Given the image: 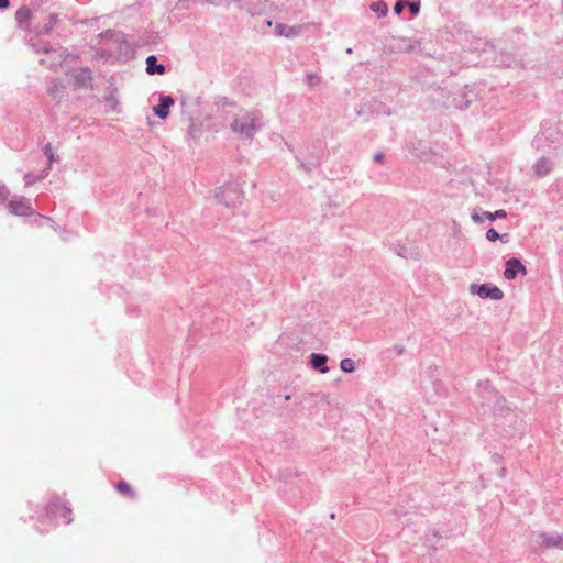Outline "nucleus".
Returning a JSON list of instances; mask_svg holds the SVG:
<instances>
[{
	"label": "nucleus",
	"mask_w": 563,
	"mask_h": 563,
	"mask_svg": "<svg viewBox=\"0 0 563 563\" xmlns=\"http://www.w3.org/2000/svg\"><path fill=\"white\" fill-rule=\"evenodd\" d=\"M70 514L71 509L69 505L63 503L57 495H53L46 506L45 515L40 519V522L55 525L58 518H64L65 523L69 525L71 522Z\"/></svg>",
	"instance_id": "1"
},
{
	"label": "nucleus",
	"mask_w": 563,
	"mask_h": 563,
	"mask_svg": "<svg viewBox=\"0 0 563 563\" xmlns=\"http://www.w3.org/2000/svg\"><path fill=\"white\" fill-rule=\"evenodd\" d=\"M230 128L233 132L239 133L242 137L252 140L254 135L261 130L262 122L258 118L245 113L235 118Z\"/></svg>",
	"instance_id": "2"
},
{
	"label": "nucleus",
	"mask_w": 563,
	"mask_h": 563,
	"mask_svg": "<svg viewBox=\"0 0 563 563\" xmlns=\"http://www.w3.org/2000/svg\"><path fill=\"white\" fill-rule=\"evenodd\" d=\"M477 393L483 398L482 407H487L494 411H503L506 407V399L487 382L477 385Z\"/></svg>",
	"instance_id": "3"
},
{
	"label": "nucleus",
	"mask_w": 563,
	"mask_h": 563,
	"mask_svg": "<svg viewBox=\"0 0 563 563\" xmlns=\"http://www.w3.org/2000/svg\"><path fill=\"white\" fill-rule=\"evenodd\" d=\"M216 198L227 208H235L242 202L243 190L239 184H228L220 188L216 195Z\"/></svg>",
	"instance_id": "4"
},
{
	"label": "nucleus",
	"mask_w": 563,
	"mask_h": 563,
	"mask_svg": "<svg viewBox=\"0 0 563 563\" xmlns=\"http://www.w3.org/2000/svg\"><path fill=\"white\" fill-rule=\"evenodd\" d=\"M234 4L241 9L245 10L250 15H261L266 13L272 3L268 0H233Z\"/></svg>",
	"instance_id": "5"
},
{
	"label": "nucleus",
	"mask_w": 563,
	"mask_h": 563,
	"mask_svg": "<svg viewBox=\"0 0 563 563\" xmlns=\"http://www.w3.org/2000/svg\"><path fill=\"white\" fill-rule=\"evenodd\" d=\"M470 290L482 299L500 300L504 297L501 289L493 284H472Z\"/></svg>",
	"instance_id": "6"
},
{
	"label": "nucleus",
	"mask_w": 563,
	"mask_h": 563,
	"mask_svg": "<svg viewBox=\"0 0 563 563\" xmlns=\"http://www.w3.org/2000/svg\"><path fill=\"white\" fill-rule=\"evenodd\" d=\"M519 274H521L523 276L527 275V268L521 263V261L519 258H517V257H511V258L507 260V262L505 264L504 277L507 280H512Z\"/></svg>",
	"instance_id": "7"
},
{
	"label": "nucleus",
	"mask_w": 563,
	"mask_h": 563,
	"mask_svg": "<svg viewBox=\"0 0 563 563\" xmlns=\"http://www.w3.org/2000/svg\"><path fill=\"white\" fill-rule=\"evenodd\" d=\"M174 103L175 100L172 96L162 93L158 103L153 107V112L158 119L165 120L168 118L170 107L174 106Z\"/></svg>",
	"instance_id": "8"
},
{
	"label": "nucleus",
	"mask_w": 563,
	"mask_h": 563,
	"mask_svg": "<svg viewBox=\"0 0 563 563\" xmlns=\"http://www.w3.org/2000/svg\"><path fill=\"white\" fill-rule=\"evenodd\" d=\"M8 210L11 214L24 217L32 213L30 201L25 198L11 200L8 203Z\"/></svg>",
	"instance_id": "9"
},
{
	"label": "nucleus",
	"mask_w": 563,
	"mask_h": 563,
	"mask_svg": "<svg viewBox=\"0 0 563 563\" xmlns=\"http://www.w3.org/2000/svg\"><path fill=\"white\" fill-rule=\"evenodd\" d=\"M540 545L543 549L558 548L563 549V536L562 534H550L548 532L539 533Z\"/></svg>",
	"instance_id": "10"
},
{
	"label": "nucleus",
	"mask_w": 563,
	"mask_h": 563,
	"mask_svg": "<svg viewBox=\"0 0 563 563\" xmlns=\"http://www.w3.org/2000/svg\"><path fill=\"white\" fill-rule=\"evenodd\" d=\"M74 85L77 88L92 87V76L89 67H82L74 74Z\"/></svg>",
	"instance_id": "11"
},
{
	"label": "nucleus",
	"mask_w": 563,
	"mask_h": 563,
	"mask_svg": "<svg viewBox=\"0 0 563 563\" xmlns=\"http://www.w3.org/2000/svg\"><path fill=\"white\" fill-rule=\"evenodd\" d=\"M507 217V212L504 209L496 210L495 212L482 211L481 213L474 209L472 212V220L475 223H483L484 218L489 221H495L496 219H505Z\"/></svg>",
	"instance_id": "12"
},
{
	"label": "nucleus",
	"mask_w": 563,
	"mask_h": 563,
	"mask_svg": "<svg viewBox=\"0 0 563 563\" xmlns=\"http://www.w3.org/2000/svg\"><path fill=\"white\" fill-rule=\"evenodd\" d=\"M553 168V162L549 157L539 158L536 164L532 166L534 174L538 177H544L548 175Z\"/></svg>",
	"instance_id": "13"
},
{
	"label": "nucleus",
	"mask_w": 563,
	"mask_h": 563,
	"mask_svg": "<svg viewBox=\"0 0 563 563\" xmlns=\"http://www.w3.org/2000/svg\"><path fill=\"white\" fill-rule=\"evenodd\" d=\"M328 356L321 353H312L310 355V365L313 369L324 374L329 372V367L327 366Z\"/></svg>",
	"instance_id": "14"
},
{
	"label": "nucleus",
	"mask_w": 563,
	"mask_h": 563,
	"mask_svg": "<svg viewBox=\"0 0 563 563\" xmlns=\"http://www.w3.org/2000/svg\"><path fill=\"white\" fill-rule=\"evenodd\" d=\"M145 63L146 73L148 75H164L166 73V67L163 64L157 63V57L155 55L147 56Z\"/></svg>",
	"instance_id": "15"
},
{
	"label": "nucleus",
	"mask_w": 563,
	"mask_h": 563,
	"mask_svg": "<svg viewBox=\"0 0 563 563\" xmlns=\"http://www.w3.org/2000/svg\"><path fill=\"white\" fill-rule=\"evenodd\" d=\"M301 32V26H289L283 23L275 24V33L287 38L295 37Z\"/></svg>",
	"instance_id": "16"
},
{
	"label": "nucleus",
	"mask_w": 563,
	"mask_h": 563,
	"mask_svg": "<svg viewBox=\"0 0 563 563\" xmlns=\"http://www.w3.org/2000/svg\"><path fill=\"white\" fill-rule=\"evenodd\" d=\"M322 151L319 150L311 154V156L307 161H301L297 157V161L300 164V167L306 172H311L313 168L320 165L321 163Z\"/></svg>",
	"instance_id": "17"
},
{
	"label": "nucleus",
	"mask_w": 563,
	"mask_h": 563,
	"mask_svg": "<svg viewBox=\"0 0 563 563\" xmlns=\"http://www.w3.org/2000/svg\"><path fill=\"white\" fill-rule=\"evenodd\" d=\"M475 95L473 92H462L454 98V107L460 110L467 109L474 100Z\"/></svg>",
	"instance_id": "18"
},
{
	"label": "nucleus",
	"mask_w": 563,
	"mask_h": 563,
	"mask_svg": "<svg viewBox=\"0 0 563 563\" xmlns=\"http://www.w3.org/2000/svg\"><path fill=\"white\" fill-rule=\"evenodd\" d=\"M59 21V16L57 13H51L46 20V22L44 23V25L36 31V33L38 35H49L53 30L55 29V26L57 25Z\"/></svg>",
	"instance_id": "19"
},
{
	"label": "nucleus",
	"mask_w": 563,
	"mask_h": 563,
	"mask_svg": "<svg viewBox=\"0 0 563 563\" xmlns=\"http://www.w3.org/2000/svg\"><path fill=\"white\" fill-rule=\"evenodd\" d=\"M32 18V11L29 7H21L15 12V20L18 22L19 26H22L24 23H27L29 20Z\"/></svg>",
	"instance_id": "20"
},
{
	"label": "nucleus",
	"mask_w": 563,
	"mask_h": 563,
	"mask_svg": "<svg viewBox=\"0 0 563 563\" xmlns=\"http://www.w3.org/2000/svg\"><path fill=\"white\" fill-rule=\"evenodd\" d=\"M486 239L490 242L500 240L503 243H507L509 241V234H499L494 228H489L486 231Z\"/></svg>",
	"instance_id": "21"
},
{
	"label": "nucleus",
	"mask_w": 563,
	"mask_h": 563,
	"mask_svg": "<svg viewBox=\"0 0 563 563\" xmlns=\"http://www.w3.org/2000/svg\"><path fill=\"white\" fill-rule=\"evenodd\" d=\"M115 488H117V490L120 494H122L124 496H128L130 498H134L135 497V494L132 490L130 484L128 482H125V481L118 482L117 485H115Z\"/></svg>",
	"instance_id": "22"
},
{
	"label": "nucleus",
	"mask_w": 563,
	"mask_h": 563,
	"mask_svg": "<svg viewBox=\"0 0 563 563\" xmlns=\"http://www.w3.org/2000/svg\"><path fill=\"white\" fill-rule=\"evenodd\" d=\"M369 9L377 13V15L379 18H383L387 14L388 12V7L386 4V2L384 1H377V2H373L371 5H369Z\"/></svg>",
	"instance_id": "23"
},
{
	"label": "nucleus",
	"mask_w": 563,
	"mask_h": 563,
	"mask_svg": "<svg viewBox=\"0 0 563 563\" xmlns=\"http://www.w3.org/2000/svg\"><path fill=\"white\" fill-rule=\"evenodd\" d=\"M201 129L200 125L195 123L192 119H190V123L187 129V135L189 139L197 140L200 137Z\"/></svg>",
	"instance_id": "24"
},
{
	"label": "nucleus",
	"mask_w": 563,
	"mask_h": 563,
	"mask_svg": "<svg viewBox=\"0 0 563 563\" xmlns=\"http://www.w3.org/2000/svg\"><path fill=\"white\" fill-rule=\"evenodd\" d=\"M495 62L503 67H510L511 64L515 62V58L510 54L501 53L499 58H496Z\"/></svg>",
	"instance_id": "25"
},
{
	"label": "nucleus",
	"mask_w": 563,
	"mask_h": 563,
	"mask_svg": "<svg viewBox=\"0 0 563 563\" xmlns=\"http://www.w3.org/2000/svg\"><path fill=\"white\" fill-rule=\"evenodd\" d=\"M43 152H44V155L47 157L48 166H52V164L58 159V156H55V154L53 152V147H52L51 143H47L43 147Z\"/></svg>",
	"instance_id": "26"
},
{
	"label": "nucleus",
	"mask_w": 563,
	"mask_h": 563,
	"mask_svg": "<svg viewBox=\"0 0 563 563\" xmlns=\"http://www.w3.org/2000/svg\"><path fill=\"white\" fill-rule=\"evenodd\" d=\"M340 368L344 373H353L355 371V362L352 358H343Z\"/></svg>",
	"instance_id": "27"
},
{
	"label": "nucleus",
	"mask_w": 563,
	"mask_h": 563,
	"mask_svg": "<svg viewBox=\"0 0 563 563\" xmlns=\"http://www.w3.org/2000/svg\"><path fill=\"white\" fill-rule=\"evenodd\" d=\"M420 0H408L407 1V8L412 16L418 15L420 12Z\"/></svg>",
	"instance_id": "28"
},
{
	"label": "nucleus",
	"mask_w": 563,
	"mask_h": 563,
	"mask_svg": "<svg viewBox=\"0 0 563 563\" xmlns=\"http://www.w3.org/2000/svg\"><path fill=\"white\" fill-rule=\"evenodd\" d=\"M408 0H398L394 5L395 14H400L405 8H407Z\"/></svg>",
	"instance_id": "29"
},
{
	"label": "nucleus",
	"mask_w": 563,
	"mask_h": 563,
	"mask_svg": "<svg viewBox=\"0 0 563 563\" xmlns=\"http://www.w3.org/2000/svg\"><path fill=\"white\" fill-rule=\"evenodd\" d=\"M24 181H25V185H26V186L34 185L35 183H37L36 175H34V174H32V173H26V174L24 175Z\"/></svg>",
	"instance_id": "30"
},
{
	"label": "nucleus",
	"mask_w": 563,
	"mask_h": 563,
	"mask_svg": "<svg viewBox=\"0 0 563 563\" xmlns=\"http://www.w3.org/2000/svg\"><path fill=\"white\" fill-rule=\"evenodd\" d=\"M319 81V78L316 74H308L306 76V82L310 86V87H313L314 85H317Z\"/></svg>",
	"instance_id": "31"
},
{
	"label": "nucleus",
	"mask_w": 563,
	"mask_h": 563,
	"mask_svg": "<svg viewBox=\"0 0 563 563\" xmlns=\"http://www.w3.org/2000/svg\"><path fill=\"white\" fill-rule=\"evenodd\" d=\"M9 196V190L4 185H0V203L4 202Z\"/></svg>",
	"instance_id": "32"
},
{
	"label": "nucleus",
	"mask_w": 563,
	"mask_h": 563,
	"mask_svg": "<svg viewBox=\"0 0 563 563\" xmlns=\"http://www.w3.org/2000/svg\"><path fill=\"white\" fill-rule=\"evenodd\" d=\"M52 169V166H46L43 170L40 172V174L36 175L37 181L46 178Z\"/></svg>",
	"instance_id": "33"
},
{
	"label": "nucleus",
	"mask_w": 563,
	"mask_h": 563,
	"mask_svg": "<svg viewBox=\"0 0 563 563\" xmlns=\"http://www.w3.org/2000/svg\"><path fill=\"white\" fill-rule=\"evenodd\" d=\"M394 351L398 356H401L405 353V347L402 345H395Z\"/></svg>",
	"instance_id": "34"
},
{
	"label": "nucleus",
	"mask_w": 563,
	"mask_h": 563,
	"mask_svg": "<svg viewBox=\"0 0 563 563\" xmlns=\"http://www.w3.org/2000/svg\"><path fill=\"white\" fill-rule=\"evenodd\" d=\"M54 51L53 46H51L49 44H45L42 48H41V52H43L44 54H49Z\"/></svg>",
	"instance_id": "35"
},
{
	"label": "nucleus",
	"mask_w": 563,
	"mask_h": 563,
	"mask_svg": "<svg viewBox=\"0 0 563 563\" xmlns=\"http://www.w3.org/2000/svg\"><path fill=\"white\" fill-rule=\"evenodd\" d=\"M384 157H385L384 153L378 152V153H376V154L374 155V161H375L376 163H382V162H383V159H384Z\"/></svg>",
	"instance_id": "36"
},
{
	"label": "nucleus",
	"mask_w": 563,
	"mask_h": 563,
	"mask_svg": "<svg viewBox=\"0 0 563 563\" xmlns=\"http://www.w3.org/2000/svg\"><path fill=\"white\" fill-rule=\"evenodd\" d=\"M10 7L9 0H0V10L8 9Z\"/></svg>",
	"instance_id": "37"
},
{
	"label": "nucleus",
	"mask_w": 563,
	"mask_h": 563,
	"mask_svg": "<svg viewBox=\"0 0 563 563\" xmlns=\"http://www.w3.org/2000/svg\"><path fill=\"white\" fill-rule=\"evenodd\" d=\"M186 104H187V103H186V100H185V99H181V101H180V107H181L183 111L185 110Z\"/></svg>",
	"instance_id": "38"
},
{
	"label": "nucleus",
	"mask_w": 563,
	"mask_h": 563,
	"mask_svg": "<svg viewBox=\"0 0 563 563\" xmlns=\"http://www.w3.org/2000/svg\"><path fill=\"white\" fill-rule=\"evenodd\" d=\"M32 47L34 48V51H35L36 53H41V48H40V47H37L35 44H32Z\"/></svg>",
	"instance_id": "39"
},
{
	"label": "nucleus",
	"mask_w": 563,
	"mask_h": 563,
	"mask_svg": "<svg viewBox=\"0 0 563 563\" xmlns=\"http://www.w3.org/2000/svg\"><path fill=\"white\" fill-rule=\"evenodd\" d=\"M404 252H406V249L400 250V252H398V255L405 257Z\"/></svg>",
	"instance_id": "40"
},
{
	"label": "nucleus",
	"mask_w": 563,
	"mask_h": 563,
	"mask_svg": "<svg viewBox=\"0 0 563 563\" xmlns=\"http://www.w3.org/2000/svg\"><path fill=\"white\" fill-rule=\"evenodd\" d=\"M404 252H406V249L400 250V252H398V255L405 257Z\"/></svg>",
	"instance_id": "41"
},
{
	"label": "nucleus",
	"mask_w": 563,
	"mask_h": 563,
	"mask_svg": "<svg viewBox=\"0 0 563 563\" xmlns=\"http://www.w3.org/2000/svg\"><path fill=\"white\" fill-rule=\"evenodd\" d=\"M404 252H406V249L400 250V252H398V255L405 257Z\"/></svg>",
	"instance_id": "42"
},
{
	"label": "nucleus",
	"mask_w": 563,
	"mask_h": 563,
	"mask_svg": "<svg viewBox=\"0 0 563 563\" xmlns=\"http://www.w3.org/2000/svg\"><path fill=\"white\" fill-rule=\"evenodd\" d=\"M37 529L40 530V533H43V532H47L48 530H42L41 528L37 527Z\"/></svg>",
	"instance_id": "43"
},
{
	"label": "nucleus",
	"mask_w": 563,
	"mask_h": 563,
	"mask_svg": "<svg viewBox=\"0 0 563 563\" xmlns=\"http://www.w3.org/2000/svg\"><path fill=\"white\" fill-rule=\"evenodd\" d=\"M346 53H347V54H351V53H352V48H347V49H346Z\"/></svg>",
	"instance_id": "44"
},
{
	"label": "nucleus",
	"mask_w": 563,
	"mask_h": 563,
	"mask_svg": "<svg viewBox=\"0 0 563 563\" xmlns=\"http://www.w3.org/2000/svg\"><path fill=\"white\" fill-rule=\"evenodd\" d=\"M494 461H497V459L499 457L497 454H495L494 456Z\"/></svg>",
	"instance_id": "45"
}]
</instances>
